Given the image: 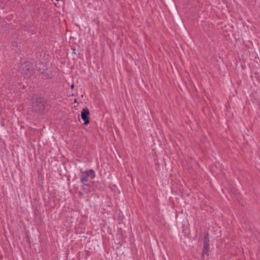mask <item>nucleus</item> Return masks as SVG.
<instances>
[{"mask_svg":"<svg viewBox=\"0 0 260 260\" xmlns=\"http://www.w3.org/2000/svg\"><path fill=\"white\" fill-rule=\"evenodd\" d=\"M89 110L87 108L83 109L81 112V117L82 119L84 121V124L85 125H88L89 123Z\"/></svg>","mask_w":260,"mask_h":260,"instance_id":"3","label":"nucleus"},{"mask_svg":"<svg viewBox=\"0 0 260 260\" xmlns=\"http://www.w3.org/2000/svg\"><path fill=\"white\" fill-rule=\"evenodd\" d=\"M95 176V174L93 170H90L82 173L81 181L83 189L86 191L85 193H87V191L89 190V186L92 184L93 180Z\"/></svg>","mask_w":260,"mask_h":260,"instance_id":"1","label":"nucleus"},{"mask_svg":"<svg viewBox=\"0 0 260 260\" xmlns=\"http://www.w3.org/2000/svg\"><path fill=\"white\" fill-rule=\"evenodd\" d=\"M74 103H77V100H76V99H75V100H74Z\"/></svg>","mask_w":260,"mask_h":260,"instance_id":"5","label":"nucleus"},{"mask_svg":"<svg viewBox=\"0 0 260 260\" xmlns=\"http://www.w3.org/2000/svg\"><path fill=\"white\" fill-rule=\"evenodd\" d=\"M71 87L72 89H73L74 88V84H72L71 86Z\"/></svg>","mask_w":260,"mask_h":260,"instance_id":"4","label":"nucleus"},{"mask_svg":"<svg viewBox=\"0 0 260 260\" xmlns=\"http://www.w3.org/2000/svg\"><path fill=\"white\" fill-rule=\"evenodd\" d=\"M209 233L206 232L204 233V238L203 239V248L202 250V257H204L205 255H208L209 252Z\"/></svg>","mask_w":260,"mask_h":260,"instance_id":"2","label":"nucleus"}]
</instances>
